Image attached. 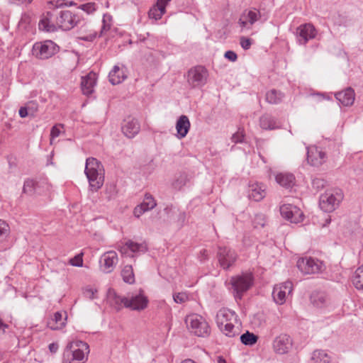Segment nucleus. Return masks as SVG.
<instances>
[{"label":"nucleus","mask_w":363,"mask_h":363,"mask_svg":"<svg viewBox=\"0 0 363 363\" xmlns=\"http://www.w3.org/2000/svg\"><path fill=\"white\" fill-rule=\"evenodd\" d=\"M89 352V345L81 340L69 342L63 352L62 363H84L85 354Z\"/></svg>","instance_id":"obj_3"},{"label":"nucleus","mask_w":363,"mask_h":363,"mask_svg":"<svg viewBox=\"0 0 363 363\" xmlns=\"http://www.w3.org/2000/svg\"><path fill=\"white\" fill-rule=\"evenodd\" d=\"M96 85L95 74L89 73L85 77H82L81 89L84 95L89 96L94 92V88Z\"/></svg>","instance_id":"obj_26"},{"label":"nucleus","mask_w":363,"mask_h":363,"mask_svg":"<svg viewBox=\"0 0 363 363\" xmlns=\"http://www.w3.org/2000/svg\"><path fill=\"white\" fill-rule=\"evenodd\" d=\"M296 266L303 274H312L324 270L323 263L313 257H303L297 261Z\"/></svg>","instance_id":"obj_9"},{"label":"nucleus","mask_w":363,"mask_h":363,"mask_svg":"<svg viewBox=\"0 0 363 363\" xmlns=\"http://www.w3.org/2000/svg\"><path fill=\"white\" fill-rule=\"evenodd\" d=\"M66 320L67 317L63 319L62 314L60 312H56L53 318L48 321V326L53 330H60L65 325Z\"/></svg>","instance_id":"obj_30"},{"label":"nucleus","mask_w":363,"mask_h":363,"mask_svg":"<svg viewBox=\"0 0 363 363\" xmlns=\"http://www.w3.org/2000/svg\"><path fill=\"white\" fill-rule=\"evenodd\" d=\"M277 182L286 189H291L295 184V177L291 173H279L276 176Z\"/></svg>","instance_id":"obj_28"},{"label":"nucleus","mask_w":363,"mask_h":363,"mask_svg":"<svg viewBox=\"0 0 363 363\" xmlns=\"http://www.w3.org/2000/svg\"><path fill=\"white\" fill-rule=\"evenodd\" d=\"M326 183V181L323 178H314L312 180V186L313 189L319 191L325 186Z\"/></svg>","instance_id":"obj_43"},{"label":"nucleus","mask_w":363,"mask_h":363,"mask_svg":"<svg viewBox=\"0 0 363 363\" xmlns=\"http://www.w3.org/2000/svg\"><path fill=\"white\" fill-rule=\"evenodd\" d=\"M128 302L130 303L128 304L127 308L133 311H141L147 307L148 299L143 294H139L128 298Z\"/></svg>","instance_id":"obj_21"},{"label":"nucleus","mask_w":363,"mask_h":363,"mask_svg":"<svg viewBox=\"0 0 363 363\" xmlns=\"http://www.w3.org/2000/svg\"><path fill=\"white\" fill-rule=\"evenodd\" d=\"M107 299L110 305L118 311L123 307L127 308L128 304L130 303L128 302V298L118 295L112 289H109L107 292Z\"/></svg>","instance_id":"obj_19"},{"label":"nucleus","mask_w":363,"mask_h":363,"mask_svg":"<svg viewBox=\"0 0 363 363\" xmlns=\"http://www.w3.org/2000/svg\"><path fill=\"white\" fill-rule=\"evenodd\" d=\"M121 276L125 283L133 284L135 282V276L131 265H126L124 267L121 272Z\"/></svg>","instance_id":"obj_36"},{"label":"nucleus","mask_w":363,"mask_h":363,"mask_svg":"<svg viewBox=\"0 0 363 363\" xmlns=\"http://www.w3.org/2000/svg\"><path fill=\"white\" fill-rule=\"evenodd\" d=\"M188 330L198 337H205L210 335V327L206 319L196 313L189 315L185 318Z\"/></svg>","instance_id":"obj_4"},{"label":"nucleus","mask_w":363,"mask_h":363,"mask_svg":"<svg viewBox=\"0 0 363 363\" xmlns=\"http://www.w3.org/2000/svg\"><path fill=\"white\" fill-rule=\"evenodd\" d=\"M84 173L88 179L91 191H98L104 184V169L102 164L94 157L86 160Z\"/></svg>","instance_id":"obj_2"},{"label":"nucleus","mask_w":363,"mask_h":363,"mask_svg":"<svg viewBox=\"0 0 363 363\" xmlns=\"http://www.w3.org/2000/svg\"><path fill=\"white\" fill-rule=\"evenodd\" d=\"M254 224L255 228H257L258 226L264 227L265 225V218L264 215H257L254 220Z\"/></svg>","instance_id":"obj_49"},{"label":"nucleus","mask_w":363,"mask_h":363,"mask_svg":"<svg viewBox=\"0 0 363 363\" xmlns=\"http://www.w3.org/2000/svg\"><path fill=\"white\" fill-rule=\"evenodd\" d=\"M335 96L336 99L345 106H352L355 99L354 91L351 87H348L342 91L337 92Z\"/></svg>","instance_id":"obj_22"},{"label":"nucleus","mask_w":363,"mask_h":363,"mask_svg":"<svg viewBox=\"0 0 363 363\" xmlns=\"http://www.w3.org/2000/svg\"><path fill=\"white\" fill-rule=\"evenodd\" d=\"M311 301L314 306L322 308L327 304L328 298L325 293L317 291L312 294Z\"/></svg>","instance_id":"obj_31"},{"label":"nucleus","mask_w":363,"mask_h":363,"mask_svg":"<svg viewBox=\"0 0 363 363\" xmlns=\"http://www.w3.org/2000/svg\"><path fill=\"white\" fill-rule=\"evenodd\" d=\"M266 195L264 186L262 184L254 183L249 185L248 197L255 201H260Z\"/></svg>","instance_id":"obj_24"},{"label":"nucleus","mask_w":363,"mask_h":363,"mask_svg":"<svg viewBox=\"0 0 363 363\" xmlns=\"http://www.w3.org/2000/svg\"><path fill=\"white\" fill-rule=\"evenodd\" d=\"M121 128L123 134L127 138H133L139 133L140 125L137 119L128 117L123 121Z\"/></svg>","instance_id":"obj_17"},{"label":"nucleus","mask_w":363,"mask_h":363,"mask_svg":"<svg viewBox=\"0 0 363 363\" xmlns=\"http://www.w3.org/2000/svg\"><path fill=\"white\" fill-rule=\"evenodd\" d=\"M217 258L220 266L223 269L227 270L235 264L238 255L235 250L228 247L219 246L218 247Z\"/></svg>","instance_id":"obj_10"},{"label":"nucleus","mask_w":363,"mask_h":363,"mask_svg":"<svg viewBox=\"0 0 363 363\" xmlns=\"http://www.w3.org/2000/svg\"><path fill=\"white\" fill-rule=\"evenodd\" d=\"M261 18L260 11L255 8L245 10L238 21L242 28H251V26Z\"/></svg>","instance_id":"obj_14"},{"label":"nucleus","mask_w":363,"mask_h":363,"mask_svg":"<svg viewBox=\"0 0 363 363\" xmlns=\"http://www.w3.org/2000/svg\"><path fill=\"white\" fill-rule=\"evenodd\" d=\"M244 134L242 132L238 131L232 136V141L235 143H242L244 139Z\"/></svg>","instance_id":"obj_52"},{"label":"nucleus","mask_w":363,"mask_h":363,"mask_svg":"<svg viewBox=\"0 0 363 363\" xmlns=\"http://www.w3.org/2000/svg\"><path fill=\"white\" fill-rule=\"evenodd\" d=\"M240 45L241 47L247 50L250 49L251 45H252V40L245 37H241L240 38Z\"/></svg>","instance_id":"obj_50"},{"label":"nucleus","mask_w":363,"mask_h":363,"mask_svg":"<svg viewBox=\"0 0 363 363\" xmlns=\"http://www.w3.org/2000/svg\"><path fill=\"white\" fill-rule=\"evenodd\" d=\"M106 18H108V20L110 21L111 18V16H108V15L104 16L103 21H102L103 26H102L101 30V35H102L104 32L108 30L111 28V25L106 22V21H107Z\"/></svg>","instance_id":"obj_51"},{"label":"nucleus","mask_w":363,"mask_h":363,"mask_svg":"<svg viewBox=\"0 0 363 363\" xmlns=\"http://www.w3.org/2000/svg\"><path fill=\"white\" fill-rule=\"evenodd\" d=\"M236 318L237 315L235 311L225 308L220 309L216 317V323L218 328L223 326L226 323H230L233 319L236 320Z\"/></svg>","instance_id":"obj_23"},{"label":"nucleus","mask_w":363,"mask_h":363,"mask_svg":"<svg viewBox=\"0 0 363 363\" xmlns=\"http://www.w3.org/2000/svg\"><path fill=\"white\" fill-rule=\"evenodd\" d=\"M18 113L21 118H26L30 116L26 105L20 108Z\"/></svg>","instance_id":"obj_58"},{"label":"nucleus","mask_w":363,"mask_h":363,"mask_svg":"<svg viewBox=\"0 0 363 363\" xmlns=\"http://www.w3.org/2000/svg\"><path fill=\"white\" fill-rule=\"evenodd\" d=\"M224 57L230 62H235L238 59L237 54L232 50H228L225 52Z\"/></svg>","instance_id":"obj_53"},{"label":"nucleus","mask_w":363,"mask_h":363,"mask_svg":"<svg viewBox=\"0 0 363 363\" xmlns=\"http://www.w3.org/2000/svg\"><path fill=\"white\" fill-rule=\"evenodd\" d=\"M106 194H107V198L108 200H111L112 198H113L116 194V186L112 184L107 186L106 188Z\"/></svg>","instance_id":"obj_48"},{"label":"nucleus","mask_w":363,"mask_h":363,"mask_svg":"<svg viewBox=\"0 0 363 363\" xmlns=\"http://www.w3.org/2000/svg\"><path fill=\"white\" fill-rule=\"evenodd\" d=\"M171 0H157V3L159 4V5H161L163 6H164V8H166V6L167 4H168L169 1H170Z\"/></svg>","instance_id":"obj_61"},{"label":"nucleus","mask_w":363,"mask_h":363,"mask_svg":"<svg viewBox=\"0 0 363 363\" xmlns=\"http://www.w3.org/2000/svg\"><path fill=\"white\" fill-rule=\"evenodd\" d=\"M352 284L358 290H363V264L359 267L352 276Z\"/></svg>","instance_id":"obj_32"},{"label":"nucleus","mask_w":363,"mask_h":363,"mask_svg":"<svg viewBox=\"0 0 363 363\" xmlns=\"http://www.w3.org/2000/svg\"><path fill=\"white\" fill-rule=\"evenodd\" d=\"M82 255H83L82 253L77 255L73 258L69 259V264L74 267H82V265H83Z\"/></svg>","instance_id":"obj_45"},{"label":"nucleus","mask_w":363,"mask_h":363,"mask_svg":"<svg viewBox=\"0 0 363 363\" xmlns=\"http://www.w3.org/2000/svg\"><path fill=\"white\" fill-rule=\"evenodd\" d=\"M189 182V177L186 173L180 174L173 182L174 188L181 189Z\"/></svg>","instance_id":"obj_40"},{"label":"nucleus","mask_w":363,"mask_h":363,"mask_svg":"<svg viewBox=\"0 0 363 363\" xmlns=\"http://www.w3.org/2000/svg\"><path fill=\"white\" fill-rule=\"evenodd\" d=\"M325 158L324 152L318 150L316 147H307V161L311 165L318 167L324 162Z\"/></svg>","instance_id":"obj_20"},{"label":"nucleus","mask_w":363,"mask_h":363,"mask_svg":"<svg viewBox=\"0 0 363 363\" xmlns=\"http://www.w3.org/2000/svg\"><path fill=\"white\" fill-rule=\"evenodd\" d=\"M78 8L89 14L92 13L96 9V6L94 3H86V4H81Z\"/></svg>","instance_id":"obj_44"},{"label":"nucleus","mask_w":363,"mask_h":363,"mask_svg":"<svg viewBox=\"0 0 363 363\" xmlns=\"http://www.w3.org/2000/svg\"><path fill=\"white\" fill-rule=\"evenodd\" d=\"M174 301L177 303H182L188 299V296L185 293H177L173 296Z\"/></svg>","instance_id":"obj_47"},{"label":"nucleus","mask_w":363,"mask_h":363,"mask_svg":"<svg viewBox=\"0 0 363 363\" xmlns=\"http://www.w3.org/2000/svg\"><path fill=\"white\" fill-rule=\"evenodd\" d=\"M240 339L241 342L245 345H253L257 342L258 337L252 333L246 331L241 335Z\"/></svg>","instance_id":"obj_37"},{"label":"nucleus","mask_w":363,"mask_h":363,"mask_svg":"<svg viewBox=\"0 0 363 363\" xmlns=\"http://www.w3.org/2000/svg\"><path fill=\"white\" fill-rule=\"evenodd\" d=\"M9 328V325L6 323H4L2 320L0 318V330H1L4 333H5V330L6 328Z\"/></svg>","instance_id":"obj_60"},{"label":"nucleus","mask_w":363,"mask_h":363,"mask_svg":"<svg viewBox=\"0 0 363 363\" xmlns=\"http://www.w3.org/2000/svg\"><path fill=\"white\" fill-rule=\"evenodd\" d=\"M253 280L252 274L249 273L231 277L230 284L233 290V296L235 300L242 299L243 294L252 286Z\"/></svg>","instance_id":"obj_5"},{"label":"nucleus","mask_w":363,"mask_h":363,"mask_svg":"<svg viewBox=\"0 0 363 363\" xmlns=\"http://www.w3.org/2000/svg\"><path fill=\"white\" fill-rule=\"evenodd\" d=\"M10 227L4 220L0 219V240H3L9 236Z\"/></svg>","instance_id":"obj_42"},{"label":"nucleus","mask_w":363,"mask_h":363,"mask_svg":"<svg viewBox=\"0 0 363 363\" xmlns=\"http://www.w3.org/2000/svg\"><path fill=\"white\" fill-rule=\"evenodd\" d=\"M96 292V289H94L92 288H86L84 291V296L89 298V299H94L95 298L94 294Z\"/></svg>","instance_id":"obj_54"},{"label":"nucleus","mask_w":363,"mask_h":363,"mask_svg":"<svg viewBox=\"0 0 363 363\" xmlns=\"http://www.w3.org/2000/svg\"><path fill=\"white\" fill-rule=\"evenodd\" d=\"M101 267L106 273L111 272L118 262V255L115 251L105 252L101 257Z\"/></svg>","instance_id":"obj_18"},{"label":"nucleus","mask_w":363,"mask_h":363,"mask_svg":"<svg viewBox=\"0 0 363 363\" xmlns=\"http://www.w3.org/2000/svg\"><path fill=\"white\" fill-rule=\"evenodd\" d=\"M177 222L179 223V225L182 226L185 222L186 220V213L184 212H179L177 214Z\"/></svg>","instance_id":"obj_57"},{"label":"nucleus","mask_w":363,"mask_h":363,"mask_svg":"<svg viewBox=\"0 0 363 363\" xmlns=\"http://www.w3.org/2000/svg\"><path fill=\"white\" fill-rule=\"evenodd\" d=\"M37 186V182L33 179H28L24 182L23 192L28 195H32L35 192Z\"/></svg>","instance_id":"obj_38"},{"label":"nucleus","mask_w":363,"mask_h":363,"mask_svg":"<svg viewBox=\"0 0 363 363\" xmlns=\"http://www.w3.org/2000/svg\"><path fill=\"white\" fill-rule=\"evenodd\" d=\"M281 216L291 223H298L303 220V213L295 206L284 204L280 207Z\"/></svg>","instance_id":"obj_13"},{"label":"nucleus","mask_w":363,"mask_h":363,"mask_svg":"<svg viewBox=\"0 0 363 363\" xmlns=\"http://www.w3.org/2000/svg\"><path fill=\"white\" fill-rule=\"evenodd\" d=\"M190 126L191 124L188 117L185 115L181 116L176 123V135L177 138L182 139L186 137L190 129Z\"/></svg>","instance_id":"obj_25"},{"label":"nucleus","mask_w":363,"mask_h":363,"mask_svg":"<svg viewBox=\"0 0 363 363\" xmlns=\"http://www.w3.org/2000/svg\"><path fill=\"white\" fill-rule=\"evenodd\" d=\"M140 205L145 208V211H147L154 208L157 203L152 195L146 194Z\"/></svg>","instance_id":"obj_39"},{"label":"nucleus","mask_w":363,"mask_h":363,"mask_svg":"<svg viewBox=\"0 0 363 363\" xmlns=\"http://www.w3.org/2000/svg\"><path fill=\"white\" fill-rule=\"evenodd\" d=\"M343 199V194L340 189L326 191L320 197L319 205L325 212L333 211Z\"/></svg>","instance_id":"obj_7"},{"label":"nucleus","mask_w":363,"mask_h":363,"mask_svg":"<svg viewBox=\"0 0 363 363\" xmlns=\"http://www.w3.org/2000/svg\"><path fill=\"white\" fill-rule=\"evenodd\" d=\"M296 35L298 43L301 45H306L310 39L315 37L316 30L313 25L306 23L297 28Z\"/></svg>","instance_id":"obj_15"},{"label":"nucleus","mask_w":363,"mask_h":363,"mask_svg":"<svg viewBox=\"0 0 363 363\" xmlns=\"http://www.w3.org/2000/svg\"><path fill=\"white\" fill-rule=\"evenodd\" d=\"M293 290V284L287 281L274 287L272 296L274 301L278 304H283L286 301V295L291 294Z\"/></svg>","instance_id":"obj_12"},{"label":"nucleus","mask_w":363,"mask_h":363,"mask_svg":"<svg viewBox=\"0 0 363 363\" xmlns=\"http://www.w3.org/2000/svg\"><path fill=\"white\" fill-rule=\"evenodd\" d=\"M182 363H196L191 359H186L182 362Z\"/></svg>","instance_id":"obj_64"},{"label":"nucleus","mask_w":363,"mask_h":363,"mask_svg":"<svg viewBox=\"0 0 363 363\" xmlns=\"http://www.w3.org/2000/svg\"><path fill=\"white\" fill-rule=\"evenodd\" d=\"M117 248L122 255L130 257L140 255L148 250L145 241L138 242L131 239H125Z\"/></svg>","instance_id":"obj_6"},{"label":"nucleus","mask_w":363,"mask_h":363,"mask_svg":"<svg viewBox=\"0 0 363 363\" xmlns=\"http://www.w3.org/2000/svg\"><path fill=\"white\" fill-rule=\"evenodd\" d=\"M60 130L59 126L55 125L52 128L51 132H50V136L51 139L57 138L60 135Z\"/></svg>","instance_id":"obj_56"},{"label":"nucleus","mask_w":363,"mask_h":363,"mask_svg":"<svg viewBox=\"0 0 363 363\" xmlns=\"http://www.w3.org/2000/svg\"><path fill=\"white\" fill-rule=\"evenodd\" d=\"M165 13L164 6L159 5L157 3L155 6L150 9L148 16L150 18L159 20L162 18V15Z\"/></svg>","instance_id":"obj_35"},{"label":"nucleus","mask_w":363,"mask_h":363,"mask_svg":"<svg viewBox=\"0 0 363 363\" xmlns=\"http://www.w3.org/2000/svg\"><path fill=\"white\" fill-rule=\"evenodd\" d=\"M292 346V340L289 335L281 334L273 342V348L277 353H287Z\"/></svg>","instance_id":"obj_16"},{"label":"nucleus","mask_w":363,"mask_h":363,"mask_svg":"<svg viewBox=\"0 0 363 363\" xmlns=\"http://www.w3.org/2000/svg\"><path fill=\"white\" fill-rule=\"evenodd\" d=\"M330 357L324 350H315L313 352L312 359L316 363H329Z\"/></svg>","instance_id":"obj_34"},{"label":"nucleus","mask_w":363,"mask_h":363,"mask_svg":"<svg viewBox=\"0 0 363 363\" xmlns=\"http://www.w3.org/2000/svg\"><path fill=\"white\" fill-rule=\"evenodd\" d=\"M59 47L52 40L35 43L32 49L33 55L39 59H48L57 52Z\"/></svg>","instance_id":"obj_8"},{"label":"nucleus","mask_w":363,"mask_h":363,"mask_svg":"<svg viewBox=\"0 0 363 363\" xmlns=\"http://www.w3.org/2000/svg\"><path fill=\"white\" fill-rule=\"evenodd\" d=\"M259 125L264 130H274L279 127L277 119L269 113H265L259 118Z\"/></svg>","instance_id":"obj_27"},{"label":"nucleus","mask_w":363,"mask_h":363,"mask_svg":"<svg viewBox=\"0 0 363 363\" xmlns=\"http://www.w3.org/2000/svg\"><path fill=\"white\" fill-rule=\"evenodd\" d=\"M26 105L30 116L33 117L35 116V114L38 111V104L34 101H29Z\"/></svg>","instance_id":"obj_46"},{"label":"nucleus","mask_w":363,"mask_h":363,"mask_svg":"<svg viewBox=\"0 0 363 363\" xmlns=\"http://www.w3.org/2000/svg\"><path fill=\"white\" fill-rule=\"evenodd\" d=\"M72 5H75V3L74 1H69V2H65V4L64 6H71Z\"/></svg>","instance_id":"obj_62"},{"label":"nucleus","mask_w":363,"mask_h":363,"mask_svg":"<svg viewBox=\"0 0 363 363\" xmlns=\"http://www.w3.org/2000/svg\"><path fill=\"white\" fill-rule=\"evenodd\" d=\"M218 363H226V361L223 358V357H218Z\"/></svg>","instance_id":"obj_63"},{"label":"nucleus","mask_w":363,"mask_h":363,"mask_svg":"<svg viewBox=\"0 0 363 363\" xmlns=\"http://www.w3.org/2000/svg\"><path fill=\"white\" fill-rule=\"evenodd\" d=\"M146 211H145V208L141 205H138L135 208L133 213L135 217L139 218L143 213H144Z\"/></svg>","instance_id":"obj_55"},{"label":"nucleus","mask_w":363,"mask_h":363,"mask_svg":"<svg viewBox=\"0 0 363 363\" xmlns=\"http://www.w3.org/2000/svg\"><path fill=\"white\" fill-rule=\"evenodd\" d=\"M50 11H47L38 23L40 30L53 33L57 29L70 30L74 28L79 20L70 11L62 9L65 0H52L49 2Z\"/></svg>","instance_id":"obj_1"},{"label":"nucleus","mask_w":363,"mask_h":363,"mask_svg":"<svg viewBox=\"0 0 363 363\" xmlns=\"http://www.w3.org/2000/svg\"><path fill=\"white\" fill-rule=\"evenodd\" d=\"M223 334L228 337H235L237 332L235 329V325L230 323H226L223 326L219 328Z\"/></svg>","instance_id":"obj_41"},{"label":"nucleus","mask_w":363,"mask_h":363,"mask_svg":"<svg viewBox=\"0 0 363 363\" xmlns=\"http://www.w3.org/2000/svg\"><path fill=\"white\" fill-rule=\"evenodd\" d=\"M284 95L281 91L272 89L266 94V101L272 104H277L282 100Z\"/></svg>","instance_id":"obj_33"},{"label":"nucleus","mask_w":363,"mask_h":363,"mask_svg":"<svg viewBox=\"0 0 363 363\" xmlns=\"http://www.w3.org/2000/svg\"><path fill=\"white\" fill-rule=\"evenodd\" d=\"M58 348L59 346L57 343L53 342L49 345V350L52 353H55L57 351Z\"/></svg>","instance_id":"obj_59"},{"label":"nucleus","mask_w":363,"mask_h":363,"mask_svg":"<svg viewBox=\"0 0 363 363\" xmlns=\"http://www.w3.org/2000/svg\"><path fill=\"white\" fill-rule=\"evenodd\" d=\"M208 72L203 66H196L188 72V82L192 87H199L206 82Z\"/></svg>","instance_id":"obj_11"},{"label":"nucleus","mask_w":363,"mask_h":363,"mask_svg":"<svg viewBox=\"0 0 363 363\" xmlns=\"http://www.w3.org/2000/svg\"><path fill=\"white\" fill-rule=\"evenodd\" d=\"M108 77L110 82L112 84L116 85L121 83L126 78V75L123 69L115 65L109 72Z\"/></svg>","instance_id":"obj_29"}]
</instances>
